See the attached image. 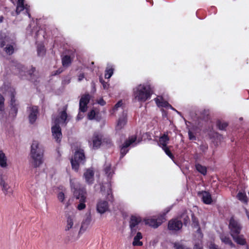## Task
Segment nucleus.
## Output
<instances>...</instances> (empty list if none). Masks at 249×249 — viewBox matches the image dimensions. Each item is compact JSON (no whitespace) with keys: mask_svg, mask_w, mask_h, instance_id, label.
I'll use <instances>...</instances> for the list:
<instances>
[{"mask_svg":"<svg viewBox=\"0 0 249 249\" xmlns=\"http://www.w3.org/2000/svg\"><path fill=\"white\" fill-rule=\"evenodd\" d=\"M98 103L101 106H104L106 103L103 99H101L99 101Z\"/></svg>","mask_w":249,"mask_h":249,"instance_id":"nucleus-56","label":"nucleus"},{"mask_svg":"<svg viewBox=\"0 0 249 249\" xmlns=\"http://www.w3.org/2000/svg\"><path fill=\"white\" fill-rule=\"evenodd\" d=\"M142 236L140 232H138L136 235L134 237V240L132 243V245L134 246H142L143 243L142 241H140V239H142Z\"/></svg>","mask_w":249,"mask_h":249,"instance_id":"nucleus-28","label":"nucleus"},{"mask_svg":"<svg viewBox=\"0 0 249 249\" xmlns=\"http://www.w3.org/2000/svg\"><path fill=\"white\" fill-rule=\"evenodd\" d=\"M191 216L193 227L194 228H198L197 231L199 232L200 231V228L199 227V223L197 218L195 216L194 213H192Z\"/></svg>","mask_w":249,"mask_h":249,"instance_id":"nucleus-32","label":"nucleus"},{"mask_svg":"<svg viewBox=\"0 0 249 249\" xmlns=\"http://www.w3.org/2000/svg\"><path fill=\"white\" fill-rule=\"evenodd\" d=\"M147 2H149L151 3V5L153 4V1L152 0H146Z\"/></svg>","mask_w":249,"mask_h":249,"instance_id":"nucleus-62","label":"nucleus"},{"mask_svg":"<svg viewBox=\"0 0 249 249\" xmlns=\"http://www.w3.org/2000/svg\"><path fill=\"white\" fill-rule=\"evenodd\" d=\"M142 219L139 216L132 215L130 217L129 221V227L131 230V234L132 235L136 233L137 227V226L142 222Z\"/></svg>","mask_w":249,"mask_h":249,"instance_id":"nucleus-11","label":"nucleus"},{"mask_svg":"<svg viewBox=\"0 0 249 249\" xmlns=\"http://www.w3.org/2000/svg\"><path fill=\"white\" fill-rule=\"evenodd\" d=\"M237 198L244 203H247L248 202L247 196L245 193L239 192L237 195Z\"/></svg>","mask_w":249,"mask_h":249,"instance_id":"nucleus-36","label":"nucleus"},{"mask_svg":"<svg viewBox=\"0 0 249 249\" xmlns=\"http://www.w3.org/2000/svg\"><path fill=\"white\" fill-rule=\"evenodd\" d=\"M165 215L164 214H160L157 218H150L144 219L145 225H148L154 228H157L165 221Z\"/></svg>","mask_w":249,"mask_h":249,"instance_id":"nucleus-7","label":"nucleus"},{"mask_svg":"<svg viewBox=\"0 0 249 249\" xmlns=\"http://www.w3.org/2000/svg\"><path fill=\"white\" fill-rule=\"evenodd\" d=\"M182 227V222L177 219H172L169 221L168 228L170 231H178Z\"/></svg>","mask_w":249,"mask_h":249,"instance_id":"nucleus-13","label":"nucleus"},{"mask_svg":"<svg viewBox=\"0 0 249 249\" xmlns=\"http://www.w3.org/2000/svg\"><path fill=\"white\" fill-rule=\"evenodd\" d=\"M196 169L199 173L205 176L207 174V168L205 166L202 165L199 163L196 164Z\"/></svg>","mask_w":249,"mask_h":249,"instance_id":"nucleus-35","label":"nucleus"},{"mask_svg":"<svg viewBox=\"0 0 249 249\" xmlns=\"http://www.w3.org/2000/svg\"><path fill=\"white\" fill-rule=\"evenodd\" d=\"M104 171L105 174L108 178V180H110L113 176V175L114 174V170L112 169L111 165H107L104 168Z\"/></svg>","mask_w":249,"mask_h":249,"instance_id":"nucleus-29","label":"nucleus"},{"mask_svg":"<svg viewBox=\"0 0 249 249\" xmlns=\"http://www.w3.org/2000/svg\"><path fill=\"white\" fill-rule=\"evenodd\" d=\"M36 68L32 67L31 69L28 71V74L31 77L32 80L33 81V77L34 76V72L36 71Z\"/></svg>","mask_w":249,"mask_h":249,"instance_id":"nucleus-48","label":"nucleus"},{"mask_svg":"<svg viewBox=\"0 0 249 249\" xmlns=\"http://www.w3.org/2000/svg\"><path fill=\"white\" fill-rule=\"evenodd\" d=\"M30 112L28 116L30 124H33L36 120L37 115L39 113L37 106H33L30 108Z\"/></svg>","mask_w":249,"mask_h":249,"instance_id":"nucleus-18","label":"nucleus"},{"mask_svg":"<svg viewBox=\"0 0 249 249\" xmlns=\"http://www.w3.org/2000/svg\"><path fill=\"white\" fill-rule=\"evenodd\" d=\"M114 71V68L111 66L107 68L105 71V78L109 79L112 75Z\"/></svg>","mask_w":249,"mask_h":249,"instance_id":"nucleus-38","label":"nucleus"},{"mask_svg":"<svg viewBox=\"0 0 249 249\" xmlns=\"http://www.w3.org/2000/svg\"><path fill=\"white\" fill-rule=\"evenodd\" d=\"M155 101L157 104V105L159 107H171V106L169 104V103L164 100L163 98L161 97L160 98H156L155 99Z\"/></svg>","mask_w":249,"mask_h":249,"instance_id":"nucleus-24","label":"nucleus"},{"mask_svg":"<svg viewBox=\"0 0 249 249\" xmlns=\"http://www.w3.org/2000/svg\"><path fill=\"white\" fill-rule=\"evenodd\" d=\"M221 241L226 245H229L231 248L235 247V245L232 243L230 237L225 234H221L220 236Z\"/></svg>","mask_w":249,"mask_h":249,"instance_id":"nucleus-25","label":"nucleus"},{"mask_svg":"<svg viewBox=\"0 0 249 249\" xmlns=\"http://www.w3.org/2000/svg\"><path fill=\"white\" fill-rule=\"evenodd\" d=\"M72 62V59L69 55H65L62 58V64L63 67L69 66Z\"/></svg>","mask_w":249,"mask_h":249,"instance_id":"nucleus-30","label":"nucleus"},{"mask_svg":"<svg viewBox=\"0 0 249 249\" xmlns=\"http://www.w3.org/2000/svg\"><path fill=\"white\" fill-rule=\"evenodd\" d=\"M197 195L201 197L203 202L206 204H210L213 202L211 194L208 191H199Z\"/></svg>","mask_w":249,"mask_h":249,"instance_id":"nucleus-16","label":"nucleus"},{"mask_svg":"<svg viewBox=\"0 0 249 249\" xmlns=\"http://www.w3.org/2000/svg\"><path fill=\"white\" fill-rule=\"evenodd\" d=\"M153 93L150 85L140 84L133 89L134 99L140 102H144L149 99Z\"/></svg>","mask_w":249,"mask_h":249,"instance_id":"nucleus-2","label":"nucleus"},{"mask_svg":"<svg viewBox=\"0 0 249 249\" xmlns=\"http://www.w3.org/2000/svg\"><path fill=\"white\" fill-rule=\"evenodd\" d=\"M102 144H103V145H105L108 147H110L112 145H113V143L111 141V139L108 137H106V138L102 137Z\"/></svg>","mask_w":249,"mask_h":249,"instance_id":"nucleus-40","label":"nucleus"},{"mask_svg":"<svg viewBox=\"0 0 249 249\" xmlns=\"http://www.w3.org/2000/svg\"><path fill=\"white\" fill-rule=\"evenodd\" d=\"M10 37L6 33L0 32V47L4 48L3 50L6 53L11 55L14 53L15 43L10 42Z\"/></svg>","mask_w":249,"mask_h":249,"instance_id":"nucleus-3","label":"nucleus"},{"mask_svg":"<svg viewBox=\"0 0 249 249\" xmlns=\"http://www.w3.org/2000/svg\"><path fill=\"white\" fill-rule=\"evenodd\" d=\"M182 218L184 225L186 226L190 222V218L186 212L183 213L179 216Z\"/></svg>","mask_w":249,"mask_h":249,"instance_id":"nucleus-39","label":"nucleus"},{"mask_svg":"<svg viewBox=\"0 0 249 249\" xmlns=\"http://www.w3.org/2000/svg\"><path fill=\"white\" fill-rule=\"evenodd\" d=\"M208 148V146L207 144H202L200 146V150L203 152L206 151L207 150Z\"/></svg>","mask_w":249,"mask_h":249,"instance_id":"nucleus-52","label":"nucleus"},{"mask_svg":"<svg viewBox=\"0 0 249 249\" xmlns=\"http://www.w3.org/2000/svg\"><path fill=\"white\" fill-rule=\"evenodd\" d=\"M216 127L220 130H225L228 125V124L220 120H217L216 122Z\"/></svg>","mask_w":249,"mask_h":249,"instance_id":"nucleus-34","label":"nucleus"},{"mask_svg":"<svg viewBox=\"0 0 249 249\" xmlns=\"http://www.w3.org/2000/svg\"><path fill=\"white\" fill-rule=\"evenodd\" d=\"M55 124L52 127V133L53 138L55 141L60 143L62 138L61 129L59 124L58 119L56 118L54 121Z\"/></svg>","mask_w":249,"mask_h":249,"instance_id":"nucleus-8","label":"nucleus"},{"mask_svg":"<svg viewBox=\"0 0 249 249\" xmlns=\"http://www.w3.org/2000/svg\"><path fill=\"white\" fill-rule=\"evenodd\" d=\"M83 177L88 184H92L94 181V172L93 169L91 168L86 169L84 173Z\"/></svg>","mask_w":249,"mask_h":249,"instance_id":"nucleus-14","label":"nucleus"},{"mask_svg":"<svg viewBox=\"0 0 249 249\" xmlns=\"http://www.w3.org/2000/svg\"><path fill=\"white\" fill-rule=\"evenodd\" d=\"M174 247L175 249H190L188 248L184 247L182 245L178 243H175L174 244Z\"/></svg>","mask_w":249,"mask_h":249,"instance_id":"nucleus-47","label":"nucleus"},{"mask_svg":"<svg viewBox=\"0 0 249 249\" xmlns=\"http://www.w3.org/2000/svg\"><path fill=\"white\" fill-rule=\"evenodd\" d=\"M10 96V110L9 112V115L13 118H15L17 116L18 111V104L16 103V100L15 98L16 92L15 91L12 92L11 93Z\"/></svg>","mask_w":249,"mask_h":249,"instance_id":"nucleus-10","label":"nucleus"},{"mask_svg":"<svg viewBox=\"0 0 249 249\" xmlns=\"http://www.w3.org/2000/svg\"><path fill=\"white\" fill-rule=\"evenodd\" d=\"M162 149L164 151L165 154L172 160H173L175 157L174 155L171 152L169 147L168 146H165L162 148Z\"/></svg>","mask_w":249,"mask_h":249,"instance_id":"nucleus-41","label":"nucleus"},{"mask_svg":"<svg viewBox=\"0 0 249 249\" xmlns=\"http://www.w3.org/2000/svg\"><path fill=\"white\" fill-rule=\"evenodd\" d=\"M127 118L126 116H122L119 118L116 127V130L122 129L126 124Z\"/></svg>","mask_w":249,"mask_h":249,"instance_id":"nucleus-26","label":"nucleus"},{"mask_svg":"<svg viewBox=\"0 0 249 249\" xmlns=\"http://www.w3.org/2000/svg\"><path fill=\"white\" fill-rule=\"evenodd\" d=\"M199 118L205 121H208L210 120V110L206 109L200 110Z\"/></svg>","mask_w":249,"mask_h":249,"instance_id":"nucleus-23","label":"nucleus"},{"mask_svg":"<svg viewBox=\"0 0 249 249\" xmlns=\"http://www.w3.org/2000/svg\"><path fill=\"white\" fill-rule=\"evenodd\" d=\"M103 135L100 133L94 132L92 137L93 148L94 149L99 148L102 142Z\"/></svg>","mask_w":249,"mask_h":249,"instance_id":"nucleus-15","label":"nucleus"},{"mask_svg":"<svg viewBox=\"0 0 249 249\" xmlns=\"http://www.w3.org/2000/svg\"><path fill=\"white\" fill-rule=\"evenodd\" d=\"M123 105V102L122 100L119 101L113 107L112 110L114 112L118 110V108Z\"/></svg>","mask_w":249,"mask_h":249,"instance_id":"nucleus-46","label":"nucleus"},{"mask_svg":"<svg viewBox=\"0 0 249 249\" xmlns=\"http://www.w3.org/2000/svg\"><path fill=\"white\" fill-rule=\"evenodd\" d=\"M188 136L190 140H196V137L195 136V135L193 134V133L189 130L188 131Z\"/></svg>","mask_w":249,"mask_h":249,"instance_id":"nucleus-50","label":"nucleus"},{"mask_svg":"<svg viewBox=\"0 0 249 249\" xmlns=\"http://www.w3.org/2000/svg\"><path fill=\"white\" fill-rule=\"evenodd\" d=\"M24 7L26 13L28 15L29 18H31V14L30 13V6L28 4H24Z\"/></svg>","mask_w":249,"mask_h":249,"instance_id":"nucleus-51","label":"nucleus"},{"mask_svg":"<svg viewBox=\"0 0 249 249\" xmlns=\"http://www.w3.org/2000/svg\"><path fill=\"white\" fill-rule=\"evenodd\" d=\"M96 115V113L95 110L93 109H92L88 113V119H89L90 120L94 119V118H95Z\"/></svg>","mask_w":249,"mask_h":249,"instance_id":"nucleus-44","label":"nucleus"},{"mask_svg":"<svg viewBox=\"0 0 249 249\" xmlns=\"http://www.w3.org/2000/svg\"><path fill=\"white\" fill-rule=\"evenodd\" d=\"M38 33H39V31H37V32L36 33V37H37V36H38Z\"/></svg>","mask_w":249,"mask_h":249,"instance_id":"nucleus-63","label":"nucleus"},{"mask_svg":"<svg viewBox=\"0 0 249 249\" xmlns=\"http://www.w3.org/2000/svg\"><path fill=\"white\" fill-rule=\"evenodd\" d=\"M229 229L231 236L235 234H239L242 231V226L239 220H236L233 216H231L229 220Z\"/></svg>","mask_w":249,"mask_h":249,"instance_id":"nucleus-6","label":"nucleus"},{"mask_svg":"<svg viewBox=\"0 0 249 249\" xmlns=\"http://www.w3.org/2000/svg\"><path fill=\"white\" fill-rule=\"evenodd\" d=\"M85 159L84 150L82 149L77 150L74 153L73 158L71 159L72 169L78 172L80 163L84 164L86 161Z\"/></svg>","mask_w":249,"mask_h":249,"instance_id":"nucleus-5","label":"nucleus"},{"mask_svg":"<svg viewBox=\"0 0 249 249\" xmlns=\"http://www.w3.org/2000/svg\"><path fill=\"white\" fill-rule=\"evenodd\" d=\"M67 218V225L65 227V231H68L73 227V221L75 219L74 215H68L66 216Z\"/></svg>","mask_w":249,"mask_h":249,"instance_id":"nucleus-22","label":"nucleus"},{"mask_svg":"<svg viewBox=\"0 0 249 249\" xmlns=\"http://www.w3.org/2000/svg\"><path fill=\"white\" fill-rule=\"evenodd\" d=\"M94 119H96L97 121H100L101 120V117H99L98 116H95V118Z\"/></svg>","mask_w":249,"mask_h":249,"instance_id":"nucleus-60","label":"nucleus"},{"mask_svg":"<svg viewBox=\"0 0 249 249\" xmlns=\"http://www.w3.org/2000/svg\"><path fill=\"white\" fill-rule=\"evenodd\" d=\"M24 0H18L17 3H21V4H24Z\"/></svg>","mask_w":249,"mask_h":249,"instance_id":"nucleus-59","label":"nucleus"},{"mask_svg":"<svg viewBox=\"0 0 249 249\" xmlns=\"http://www.w3.org/2000/svg\"><path fill=\"white\" fill-rule=\"evenodd\" d=\"M107 195L108 196H110V197H111V199H112L111 200L112 201L113 199V195L112 194V191H111V188H109V190L107 191Z\"/></svg>","mask_w":249,"mask_h":249,"instance_id":"nucleus-54","label":"nucleus"},{"mask_svg":"<svg viewBox=\"0 0 249 249\" xmlns=\"http://www.w3.org/2000/svg\"><path fill=\"white\" fill-rule=\"evenodd\" d=\"M234 241L237 244L241 246H245L247 245L246 239L244 237L243 234H235L231 236Z\"/></svg>","mask_w":249,"mask_h":249,"instance_id":"nucleus-21","label":"nucleus"},{"mask_svg":"<svg viewBox=\"0 0 249 249\" xmlns=\"http://www.w3.org/2000/svg\"><path fill=\"white\" fill-rule=\"evenodd\" d=\"M4 17L2 16H0V23H2L3 21Z\"/></svg>","mask_w":249,"mask_h":249,"instance_id":"nucleus-58","label":"nucleus"},{"mask_svg":"<svg viewBox=\"0 0 249 249\" xmlns=\"http://www.w3.org/2000/svg\"><path fill=\"white\" fill-rule=\"evenodd\" d=\"M24 4H21L19 3H17V6L16 7V13L17 15L20 14V13L24 10Z\"/></svg>","mask_w":249,"mask_h":249,"instance_id":"nucleus-42","label":"nucleus"},{"mask_svg":"<svg viewBox=\"0 0 249 249\" xmlns=\"http://www.w3.org/2000/svg\"><path fill=\"white\" fill-rule=\"evenodd\" d=\"M70 202H69V201H68V202H67L66 203V205H65V208H67L69 207V206L70 205Z\"/></svg>","mask_w":249,"mask_h":249,"instance_id":"nucleus-61","label":"nucleus"},{"mask_svg":"<svg viewBox=\"0 0 249 249\" xmlns=\"http://www.w3.org/2000/svg\"><path fill=\"white\" fill-rule=\"evenodd\" d=\"M44 149L37 141H33L31 146L30 157L31 164L33 167L37 168L43 162Z\"/></svg>","mask_w":249,"mask_h":249,"instance_id":"nucleus-1","label":"nucleus"},{"mask_svg":"<svg viewBox=\"0 0 249 249\" xmlns=\"http://www.w3.org/2000/svg\"><path fill=\"white\" fill-rule=\"evenodd\" d=\"M57 198L61 202L63 203L65 198L64 193L62 192H59L57 195Z\"/></svg>","mask_w":249,"mask_h":249,"instance_id":"nucleus-45","label":"nucleus"},{"mask_svg":"<svg viewBox=\"0 0 249 249\" xmlns=\"http://www.w3.org/2000/svg\"><path fill=\"white\" fill-rule=\"evenodd\" d=\"M108 203L107 201L100 200L97 203V211L101 214H103L106 212L108 211Z\"/></svg>","mask_w":249,"mask_h":249,"instance_id":"nucleus-17","label":"nucleus"},{"mask_svg":"<svg viewBox=\"0 0 249 249\" xmlns=\"http://www.w3.org/2000/svg\"><path fill=\"white\" fill-rule=\"evenodd\" d=\"M0 166L3 168L7 166L6 157L5 154L1 150H0Z\"/></svg>","mask_w":249,"mask_h":249,"instance_id":"nucleus-31","label":"nucleus"},{"mask_svg":"<svg viewBox=\"0 0 249 249\" xmlns=\"http://www.w3.org/2000/svg\"><path fill=\"white\" fill-rule=\"evenodd\" d=\"M90 100V96L89 93L82 96L79 101V110L82 112H85L87 110V106Z\"/></svg>","mask_w":249,"mask_h":249,"instance_id":"nucleus-12","label":"nucleus"},{"mask_svg":"<svg viewBox=\"0 0 249 249\" xmlns=\"http://www.w3.org/2000/svg\"><path fill=\"white\" fill-rule=\"evenodd\" d=\"M73 195L74 197L79 199L80 203L77 206L78 210H82L86 208V199L87 197V191L85 187H77L73 188Z\"/></svg>","mask_w":249,"mask_h":249,"instance_id":"nucleus-4","label":"nucleus"},{"mask_svg":"<svg viewBox=\"0 0 249 249\" xmlns=\"http://www.w3.org/2000/svg\"><path fill=\"white\" fill-rule=\"evenodd\" d=\"M64 71L63 68H60L57 70L53 71L52 72V75L55 76L62 73Z\"/></svg>","mask_w":249,"mask_h":249,"instance_id":"nucleus-49","label":"nucleus"},{"mask_svg":"<svg viewBox=\"0 0 249 249\" xmlns=\"http://www.w3.org/2000/svg\"><path fill=\"white\" fill-rule=\"evenodd\" d=\"M248 219H249V215H248Z\"/></svg>","mask_w":249,"mask_h":249,"instance_id":"nucleus-64","label":"nucleus"},{"mask_svg":"<svg viewBox=\"0 0 249 249\" xmlns=\"http://www.w3.org/2000/svg\"><path fill=\"white\" fill-rule=\"evenodd\" d=\"M85 78V74L84 73H80L78 76V81H82Z\"/></svg>","mask_w":249,"mask_h":249,"instance_id":"nucleus-53","label":"nucleus"},{"mask_svg":"<svg viewBox=\"0 0 249 249\" xmlns=\"http://www.w3.org/2000/svg\"><path fill=\"white\" fill-rule=\"evenodd\" d=\"M67 106L63 107V110L60 113L59 118L61 120L63 121V123H66V120L68 117V114L67 113Z\"/></svg>","mask_w":249,"mask_h":249,"instance_id":"nucleus-33","label":"nucleus"},{"mask_svg":"<svg viewBox=\"0 0 249 249\" xmlns=\"http://www.w3.org/2000/svg\"><path fill=\"white\" fill-rule=\"evenodd\" d=\"M91 221L90 216H87L82 222V225L79 231V233L84 231L90 224Z\"/></svg>","mask_w":249,"mask_h":249,"instance_id":"nucleus-27","label":"nucleus"},{"mask_svg":"<svg viewBox=\"0 0 249 249\" xmlns=\"http://www.w3.org/2000/svg\"><path fill=\"white\" fill-rule=\"evenodd\" d=\"M37 52L38 55L41 56L44 55L46 53L44 46L42 44H38L37 46Z\"/></svg>","mask_w":249,"mask_h":249,"instance_id":"nucleus-37","label":"nucleus"},{"mask_svg":"<svg viewBox=\"0 0 249 249\" xmlns=\"http://www.w3.org/2000/svg\"><path fill=\"white\" fill-rule=\"evenodd\" d=\"M194 249H203V247L199 244H196L194 246Z\"/></svg>","mask_w":249,"mask_h":249,"instance_id":"nucleus-55","label":"nucleus"},{"mask_svg":"<svg viewBox=\"0 0 249 249\" xmlns=\"http://www.w3.org/2000/svg\"><path fill=\"white\" fill-rule=\"evenodd\" d=\"M137 140L136 136H132L129 137L128 140H126L124 144L121 146L120 148V159L124 158V157L128 152L129 149L128 147L135 142Z\"/></svg>","mask_w":249,"mask_h":249,"instance_id":"nucleus-9","label":"nucleus"},{"mask_svg":"<svg viewBox=\"0 0 249 249\" xmlns=\"http://www.w3.org/2000/svg\"><path fill=\"white\" fill-rule=\"evenodd\" d=\"M100 82L102 84L104 89L106 88V82L104 81L102 78H100Z\"/></svg>","mask_w":249,"mask_h":249,"instance_id":"nucleus-57","label":"nucleus"},{"mask_svg":"<svg viewBox=\"0 0 249 249\" xmlns=\"http://www.w3.org/2000/svg\"><path fill=\"white\" fill-rule=\"evenodd\" d=\"M4 98L0 94V111H3L4 109Z\"/></svg>","mask_w":249,"mask_h":249,"instance_id":"nucleus-43","label":"nucleus"},{"mask_svg":"<svg viewBox=\"0 0 249 249\" xmlns=\"http://www.w3.org/2000/svg\"><path fill=\"white\" fill-rule=\"evenodd\" d=\"M169 141L170 138L167 132L166 133H164L162 136L160 137L158 142V145L161 148L167 146Z\"/></svg>","mask_w":249,"mask_h":249,"instance_id":"nucleus-19","label":"nucleus"},{"mask_svg":"<svg viewBox=\"0 0 249 249\" xmlns=\"http://www.w3.org/2000/svg\"><path fill=\"white\" fill-rule=\"evenodd\" d=\"M0 186L2 188V190L5 195H7L10 189V186L5 181L4 176L0 173Z\"/></svg>","mask_w":249,"mask_h":249,"instance_id":"nucleus-20","label":"nucleus"}]
</instances>
